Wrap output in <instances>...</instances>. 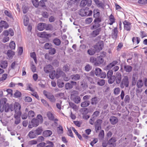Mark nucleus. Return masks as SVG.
<instances>
[{
	"label": "nucleus",
	"mask_w": 147,
	"mask_h": 147,
	"mask_svg": "<svg viewBox=\"0 0 147 147\" xmlns=\"http://www.w3.org/2000/svg\"><path fill=\"white\" fill-rule=\"evenodd\" d=\"M7 99L4 98L1 101L0 103V111L1 112H3L4 111L5 112H8L10 109L11 111H13V109L10 106L9 104L6 103Z\"/></svg>",
	"instance_id": "nucleus-1"
},
{
	"label": "nucleus",
	"mask_w": 147,
	"mask_h": 147,
	"mask_svg": "<svg viewBox=\"0 0 147 147\" xmlns=\"http://www.w3.org/2000/svg\"><path fill=\"white\" fill-rule=\"evenodd\" d=\"M129 85V78L127 76H124L120 83V87L122 89L128 87Z\"/></svg>",
	"instance_id": "nucleus-2"
},
{
	"label": "nucleus",
	"mask_w": 147,
	"mask_h": 147,
	"mask_svg": "<svg viewBox=\"0 0 147 147\" xmlns=\"http://www.w3.org/2000/svg\"><path fill=\"white\" fill-rule=\"evenodd\" d=\"M93 17L95 18L94 22H101V17L100 16L99 10L98 9H95L94 10Z\"/></svg>",
	"instance_id": "nucleus-3"
},
{
	"label": "nucleus",
	"mask_w": 147,
	"mask_h": 147,
	"mask_svg": "<svg viewBox=\"0 0 147 147\" xmlns=\"http://www.w3.org/2000/svg\"><path fill=\"white\" fill-rule=\"evenodd\" d=\"M104 47L103 42L102 41H100L97 42L96 45H94L93 47L97 52H99L102 50Z\"/></svg>",
	"instance_id": "nucleus-4"
},
{
	"label": "nucleus",
	"mask_w": 147,
	"mask_h": 147,
	"mask_svg": "<svg viewBox=\"0 0 147 147\" xmlns=\"http://www.w3.org/2000/svg\"><path fill=\"white\" fill-rule=\"evenodd\" d=\"M39 121L38 119H33L31 122L29 123L28 127L29 128H32L33 127H36L39 124Z\"/></svg>",
	"instance_id": "nucleus-5"
},
{
	"label": "nucleus",
	"mask_w": 147,
	"mask_h": 147,
	"mask_svg": "<svg viewBox=\"0 0 147 147\" xmlns=\"http://www.w3.org/2000/svg\"><path fill=\"white\" fill-rule=\"evenodd\" d=\"M123 24L124 25V30L127 31H130L131 27V23L125 20L123 22Z\"/></svg>",
	"instance_id": "nucleus-6"
},
{
	"label": "nucleus",
	"mask_w": 147,
	"mask_h": 147,
	"mask_svg": "<svg viewBox=\"0 0 147 147\" xmlns=\"http://www.w3.org/2000/svg\"><path fill=\"white\" fill-rule=\"evenodd\" d=\"M101 30V28H99L93 31L90 34L91 37L94 38L98 35Z\"/></svg>",
	"instance_id": "nucleus-7"
},
{
	"label": "nucleus",
	"mask_w": 147,
	"mask_h": 147,
	"mask_svg": "<svg viewBox=\"0 0 147 147\" xmlns=\"http://www.w3.org/2000/svg\"><path fill=\"white\" fill-rule=\"evenodd\" d=\"M102 123V120L101 119L97 120L95 123V128L96 132L101 129V124Z\"/></svg>",
	"instance_id": "nucleus-8"
},
{
	"label": "nucleus",
	"mask_w": 147,
	"mask_h": 147,
	"mask_svg": "<svg viewBox=\"0 0 147 147\" xmlns=\"http://www.w3.org/2000/svg\"><path fill=\"white\" fill-rule=\"evenodd\" d=\"M21 105L18 102H15L14 104V110L15 114H18L21 115V112L20 111Z\"/></svg>",
	"instance_id": "nucleus-9"
},
{
	"label": "nucleus",
	"mask_w": 147,
	"mask_h": 147,
	"mask_svg": "<svg viewBox=\"0 0 147 147\" xmlns=\"http://www.w3.org/2000/svg\"><path fill=\"white\" fill-rule=\"evenodd\" d=\"M115 81L117 84H120L121 81L122 76L121 74L119 72H117L116 75L114 76Z\"/></svg>",
	"instance_id": "nucleus-10"
},
{
	"label": "nucleus",
	"mask_w": 147,
	"mask_h": 147,
	"mask_svg": "<svg viewBox=\"0 0 147 147\" xmlns=\"http://www.w3.org/2000/svg\"><path fill=\"white\" fill-rule=\"evenodd\" d=\"M76 82L73 81H71L70 83L67 82L65 84V88L66 90H69L71 89L73 86L76 85Z\"/></svg>",
	"instance_id": "nucleus-11"
},
{
	"label": "nucleus",
	"mask_w": 147,
	"mask_h": 147,
	"mask_svg": "<svg viewBox=\"0 0 147 147\" xmlns=\"http://www.w3.org/2000/svg\"><path fill=\"white\" fill-rule=\"evenodd\" d=\"M39 145L40 146L45 147H53L54 144L52 142L48 141L47 142V143H45L44 142L41 143L39 144Z\"/></svg>",
	"instance_id": "nucleus-12"
},
{
	"label": "nucleus",
	"mask_w": 147,
	"mask_h": 147,
	"mask_svg": "<svg viewBox=\"0 0 147 147\" xmlns=\"http://www.w3.org/2000/svg\"><path fill=\"white\" fill-rule=\"evenodd\" d=\"M104 62V59L102 57L98 56L96 58V61L95 63V65L99 66L102 64Z\"/></svg>",
	"instance_id": "nucleus-13"
},
{
	"label": "nucleus",
	"mask_w": 147,
	"mask_h": 147,
	"mask_svg": "<svg viewBox=\"0 0 147 147\" xmlns=\"http://www.w3.org/2000/svg\"><path fill=\"white\" fill-rule=\"evenodd\" d=\"M56 78H59L61 75L63 76L65 73L59 68H58L55 72Z\"/></svg>",
	"instance_id": "nucleus-14"
},
{
	"label": "nucleus",
	"mask_w": 147,
	"mask_h": 147,
	"mask_svg": "<svg viewBox=\"0 0 147 147\" xmlns=\"http://www.w3.org/2000/svg\"><path fill=\"white\" fill-rule=\"evenodd\" d=\"M21 115L18 114H15L14 115L15 120L14 121V124L16 125L18 124L21 122L20 116Z\"/></svg>",
	"instance_id": "nucleus-15"
},
{
	"label": "nucleus",
	"mask_w": 147,
	"mask_h": 147,
	"mask_svg": "<svg viewBox=\"0 0 147 147\" xmlns=\"http://www.w3.org/2000/svg\"><path fill=\"white\" fill-rule=\"evenodd\" d=\"M45 96L50 100L53 102H55L56 101V99L54 96L51 93H49L45 95Z\"/></svg>",
	"instance_id": "nucleus-16"
},
{
	"label": "nucleus",
	"mask_w": 147,
	"mask_h": 147,
	"mask_svg": "<svg viewBox=\"0 0 147 147\" xmlns=\"http://www.w3.org/2000/svg\"><path fill=\"white\" fill-rule=\"evenodd\" d=\"M53 69V67L50 64L47 65L44 68L45 72L47 73H49Z\"/></svg>",
	"instance_id": "nucleus-17"
},
{
	"label": "nucleus",
	"mask_w": 147,
	"mask_h": 147,
	"mask_svg": "<svg viewBox=\"0 0 147 147\" xmlns=\"http://www.w3.org/2000/svg\"><path fill=\"white\" fill-rule=\"evenodd\" d=\"M118 30L117 27H115L112 30V38L116 40L117 37L118 36Z\"/></svg>",
	"instance_id": "nucleus-18"
},
{
	"label": "nucleus",
	"mask_w": 147,
	"mask_h": 147,
	"mask_svg": "<svg viewBox=\"0 0 147 147\" xmlns=\"http://www.w3.org/2000/svg\"><path fill=\"white\" fill-rule=\"evenodd\" d=\"M109 120L111 124L113 125L115 124L118 121V118L114 116H111Z\"/></svg>",
	"instance_id": "nucleus-19"
},
{
	"label": "nucleus",
	"mask_w": 147,
	"mask_h": 147,
	"mask_svg": "<svg viewBox=\"0 0 147 147\" xmlns=\"http://www.w3.org/2000/svg\"><path fill=\"white\" fill-rule=\"evenodd\" d=\"M100 101V99L97 97L95 96L91 100V104L92 105H96Z\"/></svg>",
	"instance_id": "nucleus-20"
},
{
	"label": "nucleus",
	"mask_w": 147,
	"mask_h": 147,
	"mask_svg": "<svg viewBox=\"0 0 147 147\" xmlns=\"http://www.w3.org/2000/svg\"><path fill=\"white\" fill-rule=\"evenodd\" d=\"M46 24L44 23H39L37 27V29L39 31H42L45 29Z\"/></svg>",
	"instance_id": "nucleus-21"
},
{
	"label": "nucleus",
	"mask_w": 147,
	"mask_h": 147,
	"mask_svg": "<svg viewBox=\"0 0 147 147\" xmlns=\"http://www.w3.org/2000/svg\"><path fill=\"white\" fill-rule=\"evenodd\" d=\"M115 20L116 19L114 16L112 14H111L109 17V24L111 25H113L115 22Z\"/></svg>",
	"instance_id": "nucleus-22"
},
{
	"label": "nucleus",
	"mask_w": 147,
	"mask_h": 147,
	"mask_svg": "<svg viewBox=\"0 0 147 147\" xmlns=\"http://www.w3.org/2000/svg\"><path fill=\"white\" fill-rule=\"evenodd\" d=\"M138 78V76L137 74H134L133 75L132 80V85H135L136 84Z\"/></svg>",
	"instance_id": "nucleus-23"
},
{
	"label": "nucleus",
	"mask_w": 147,
	"mask_h": 147,
	"mask_svg": "<svg viewBox=\"0 0 147 147\" xmlns=\"http://www.w3.org/2000/svg\"><path fill=\"white\" fill-rule=\"evenodd\" d=\"M0 26L5 29L9 27L8 24L6 21L2 20L0 22Z\"/></svg>",
	"instance_id": "nucleus-24"
},
{
	"label": "nucleus",
	"mask_w": 147,
	"mask_h": 147,
	"mask_svg": "<svg viewBox=\"0 0 147 147\" xmlns=\"http://www.w3.org/2000/svg\"><path fill=\"white\" fill-rule=\"evenodd\" d=\"M15 54V52L11 50H8L7 53V55L9 59H12Z\"/></svg>",
	"instance_id": "nucleus-25"
},
{
	"label": "nucleus",
	"mask_w": 147,
	"mask_h": 147,
	"mask_svg": "<svg viewBox=\"0 0 147 147\" xmlns=\"http://www.w3.org/2000/svg\"><path fill=\"white\" fill-rule=\"evenodd\" d=\"M52 131L50 130H46L43 132V135L45 137H48L50 136L52 134Z\"/></svg>",
	"instance_id": "nucleus-26"
},
{
	"label": "nucleus",
	"mask_w": 147,
	"mask_h": 147,
	"mask_svg": "<svg viewBox=\"0 0 147 147\" xmlns=\"http://www.w3.org/2000/svg\"><path fill=\"white\" fill-rule=\"evenodd\" d=\"M124 70L127 72H131L133 69L132 67L129 65H125L124 67Z\"/></svg>",
	"instance_id": "nucleus-27"
},
{
	"label": "nucleus",
	"mask_w": 147,
	"mask_h": 147,
	"mask_svg": "<svg viewBox=\"0 0 147 147\" xmlns=\"http://www.w3.org/2000/svg\"><path fill=\"white\" fill-rule=\"evenodd\" d=\"M144 83L142 79H139L137 81L136 84V86L138 88H141L143 86Z\"/></svg>",
	"instance_id": "nucleus-28"
},
{
	"label": "nucleus",
	"mask_w": 147,
	"mask_h": 147,
	"mask_svg": "<svg viewBox=\"0 0 147 147\" xmlns=\"http://www.w3.org/2000/svg\"><path fill=\"white\" fill-rule=\"evenodd\" d=\"M94 24L91 27L90 29L91 30H94L97 29L100 26V24H99L100 22H94Z\"/></svg>",
	"instance_id": "nucleus-29"
},
{
	"label": "nucleus",
	"mask_w": 147,
	"mask_h": 147,
	"mask_svg": "<svg viewBox=\"0 0 147 147\" xmlns=\"http://www.w3.org/2000/svg\"><path fill=\"white\" fill-rule=\"evenodd\" d=\"M36 136L34 130V131H30L28 134L29 137L31 139L35 138Z\"/></svg>",
	"instance_id": "nucleus-30"
},
{
	"label": "nucleus",
	"mask_w": 147,
	"mask_h": 147,
	"mask_svg": "<svg viewBox=\"0 0 147 147\" xmlns=\"http://www.w3.org/2000/svg\"><path fill=\"white\" fill-rule=\"evenodd\" d=\"M72 80L74 81H77L79 80L80 78V76L78 74H74L71 76Z\"/></svg>",
	"instance_id": "nucleus-31"
},
{
	"label": "nucleus",
	"mask_w": 147,
	"mask_h": 147,
	"mask_svg": "<svg viewBox=\"0 0 147 147\" xmlns=\"http://www.w3.org/2000/svg\"><path fill=\"white\" fill-rule=\"evenodd\" d=\"M96 52V50L94 48H91L87 51L88 53L90 55H94Z\"/></svg>",
	"instance_id": "nucleus-32"
},
{
	"label": "nucleus",
	"mask_w": 147,
	"mask_h": 147,
	"mask_svg": "<svg viewBox=\"0 0 147 147\" xmlns=\"http://www.w3.org/2000/svg\"><path fill=\"white\" fill-rule=\"evenodd\" d=\"M43 131V129L42 127H39L37 128L36 130H34L36 135H40Z\"/></svg>",
	"instance_id": "nucleus-33"
},
{
	"label": "nucleus",
	"mask_w": 147,
	"mask_h": 147,
	"mask_svg": "<svg viewBox=\"0 0 147 147\" xmlns=\"http://www.w3.org/2000/svg\"><path fill=\"white\" fill-rule=\"evenodd\" d=\"M90 104V101L88 100H85L81 103V106L82 107H85L88 106Z\"/></svg>",
	"instance_id": "nucleus-34"
},
{
	"label": "nucleus",
	"mask_w": 147,
	"mask_h": 147,
	"mask_svg": "<svg viewBox=\"0 0 147 147\" xmlns=\"http://www.w3.org/2000/svg\"><path fill=\"white\" fill-rule=\"evenodd\" d=\"M117 141L116 138L114 137H112L110 139L108 142V143L110 145L113 146L114 143Z\"/></svg>",
	"instance_id": "nucleus-35"
},
{
	"label": "nucleus",
	"mask_w": 147,
	"mask_h": 147,
	"mask_svg": "<svg viewBox=\"0 0 147 147\" xmlns=\"http://www.w3.org/2000/svg\"><path fill=\"white\" fill-rule=\"evenodd\" d=\"M53 42L54 44L56 46H59L60 45L61 41L58 38H54Z\"/></svg>",
	"instance_id": "nucleus-36"
},
{
	"label": "nucleus",
	"mask_w": 147,
	"mask_h": 147,
	"mask_svg": "<svg viewBox=\"0 0 147 147\" xmlns=\"http://www.w3.org/2000/svg\"><path fill=\"white\" fill-rule=\"evenodd\" d=\"M98 2H95V3L98 7H100L102 8H104V4L101 1L98 0Z\"/></svg>",
	"instance_id": "nucleus-37"
},
{
	"label": "nucleus",
	"mask_w": 147,
	"mask_h": 147,
	"mask_svg": "<svg viewBox=\"0 0 147 147\" xmlns=\"http://www.w3.org/2000/svg\"><path fill=\"white\" fill-rule=\"evenodd\" d=\"M8 63L6 61H2L0 63V66L3 68H6L7 66Z\"/></svg>",
	"instance_id": "nucleus-38"
},
{
	"label": "nucleus",
	"mask_w": 147,
	"mask_h": 147,
	"mask_svg": "<svg viewBox=\"0 0 147 147\" xmlns=\"http://www.w3.org/2000/svg\"><path fill=\"white\" fill-rule=\"evenodd\" d=\"M102 72V71L99 68H96L95 70V74L96 76H99L100 75Z\"/></svg>",
	"instance_id": "nucleus-39"
},
{
	"label": "nucleus",
	"mask_w": 147,
	"mask_h": 147,
	"mask_svg": "<svg viewBox=\"0 0 147 147\" xmlns=\"http://www.w3.org/2000/svg\"><path fill=\"white\" fill-rule=\"evenodd\" d=\"M47 116L49 120H54V117L53 115L50 112H47Z\"/></svg>",
	"instance_id": "nucleus-40"
},
{
	"label": "nucleus",
	"mask_w": 147,
	"mask_h": 147,
	"mask_svg": "<svg viewBox=\"0 0 147 147\" xmlns=\"http://www.w3.org/2000/svg\"><path fill=\"white\" fill-rule=\"evenodd\" d=\"M88 12L84 9H81L80 12V14L82 16H87Z\"/></svg>",
	"instance_id": "nucleus-41"
},
{
	"label": "nucleus",
	"mask_w": 147,
	"mask_h": 147,
	"mask_svg": "<svg viewBox=\"0 0 147 147\" xmlns=\"http://www.w3.org/2000/svg\"><path fill=\"white\" fill-rule=\"evenodd\" d=\"M49 34H47L46 32H43L40 33V37L43 38H47L49 37Z\"/></svg>",
	"instance_id": "nucleus-42"
},
{
	"label": "nucleus",
	"mask_w": 147,
	"mask_h": 147,
	"mask_svg": "<svg viewBox=\"0 0 147 147\" xmlns=\"http://www.w3.org/2000/svg\"><path fill=\"white\" fill-rule=\"evenodd\" d=\"M9 48L11 49H14L16 47V44L13 41H11L9 44Z\"/></svg>",
	"instance_id": "nucleus-43"
},
{
	"label": "nucleus",
	"mask_w": 147,
	"mask_h": 147,
	"mask_svg": "<svg viewBox=\"0 0 147 147\" xmlns=\"http://www.w3.org/2000/svg\"><path fill=\"white\" fill-rule=\"evenodd\" d=\"M50 78L52 79H54L56 78L55 71V70L53 71L52 72H51L49 75Z\"/></svg>",
	"instance_id": "nucleus-44"
},
{
	"label": "nucleus",
	"mask_w": 147,
	"mask_h": 147,
	"mask_svg": "<svg viewBox=\"0 0 147 147\" xmlns=\"http://www.w3.org/2000/svg\"><path fill=\"white\" fill-rule=\"evenodd\" d=\"M108 78L109 80H108V82L109 84H112L115 81L114 76H113Z\"/></svg>",
	"instance_id": "nucleus-45"
},
{
	"label": "nucleus",
	"mask_w": 147,
	"mask_h": 147,
	"mask_svg": "<svg viewBox=\"0 0 147 147\" xmlns=\"http://www.w3.org/2000/svg\"><path fill=\"white\" fill-rule=\"evenodd\" d=\"M81 112L82 114L86 115L88 113V110L87 108H84L81 109Z\"/></svg>",
	"instance_id": "nucleus-46"
},
{
	"label": "nucleus",
	"mask_w": 147,
	"mask_h": 147,
	"mask_svg": "<svg viewBox=\"0 0 147 147\" xmlns=\"http://www.w3.org/2000/svg\"><path fill=\"white\" fill-rule=\"evenodd\" d=\"M32 3L35 7H37L39 5L38 0H32Z\"/></svg>",
	"instance_id": "nucleus-47"
},
{
	"label": "nucleus",
	"mask_w": 147,
	"mask_h": 147,
	"mask_svg": "<svg viewBox=\"0 0 147 147\" xmlns=\"http://www.w3.org/2000/svg\"><path fill=\"white\" fill-rule=\"evenodd\" d=\"M23 12L24 14L26 13L29 9L28 7L26 6H23L22 7Z\"/></svg>",
	"instance_id": "nucleus-48"
},
{
	"label": "nucleus",
	"mask_w": 147,
	"mask_h": 147,
	"mask_svg": "<svg viewBox=\"0 0 147 147\" xmlns=\"http://www.w3.org/2000/svg\"><path fill=\"white\" fill-rule=\"evenodd\" d=\"M72 130L74 131V132L76 134V135H77L78 137V138L80 139L81 140L82 139V136L79 134L77 131L76 130L75 128L74 127H72Z\"/></svg>",
	"instance_id": "nucleus-49"
},
{
	"label": "nucleus",
	"mask_w": 147,
	"mask_h": 147,
	"mask_svg": "<svg viewBox=\"0 0 147 147\" xmlns=\"http://www.w3.org/2000/svg\"><path fill=\"white\" fill-rule=\"evenodd\" d=\"M14 96L15 97L19 98L21 96V93L20 91L17 90L14 94Z\"/></svg>",
	"instance_id": "nucleus-50"
},
{
	"label": "nucleus",
	"mask_w": 147,
	"mask_h": 147,
	"mask_svg": "<svg viewBox=\"0 0 147 147\" xmlns=\"http://www.w3.org/2000/svg\"><path fill=\"white\" fill-rule=\"evenodd\" d=\"M29 19L27 16H25L24 19V26H27L28 24Z\"/></svg>",
	"instance_id": "nucleus-51"
},
{
	"label": "nucleus",
	"mask_w": 147,
	"mask_h": 147,
	"mask_svg": "<svg viewBox=\"0 0 147 147\" xmlns=\"http://www.w3.org/2000/svg\"><path fill=\"white\" fill-rule=\"evenodd\" d=\"M105 83V80H99L97 82V84L98 85L100 86L104 85Z\"/></svg>",
	"instance_id": "nucleus-52"
},
{
	"label": "nucleus",
	"mask_w": 147,
	"mask_h": 147,
	"mask_svg": "<svg viewBox=\"0 0 147 147\" xmlns=\"http://www.w3.org/2000/svg\"><path fill=\"white\" fill-rule=\"evenodd\" d=\"M51 43H47L45 44L44 47L45 49H50L51 48Z\"/></svg>",
	"instance_id": "nucleus-53"
},
{
	"label": "nucleus",
	"mask_w": 147,
	"mask_h": 147,
	"mask_svg": "<svg viewBox=\"0 0 147 147\" xmlns=\"http://www.w3.org/2000/svg\"><path fill=\"white\" fill-rule=\"evenodd\" d=\"M130 98L129 95H127L125 96L124 98V101L126 103H128L129 102Z\"/></svg>",
	"instance_id": "nucleus-54"
},
{
	"label": "nucleus",
	"mask_w": 147,
	"mask_h": 147,
	"mask_svg": "<svg viewBox=\"0 0 147 147\" xmlns=\"http://www.w3.org/2000/svg\"><path fill=\"white\" fill-rule=\"evenodd\" d=\"M87 2L86 0H82L80 3V5L81 7H84L87 5Z\"/></svg>",
	"instance_id": "nucleus-55"
},
{
	"label": "nucleus",
	"mask_w": 147,
	"mask_h": 147,
	"mask_svg": "<svg viewBox=\"0 0 147 147\" xmlns=\"http://www.w3.org/2000/svg\"><path fill=\"white\" fill-rule=\"evenodd\" d=\"M120 91V89L118 87L114 89V93L115 95H118Z\"/></svg>",
	"instance_id": "nucleus-56"
},
{
	"label": "nucleus",
	"mask_w": 147,
	"mask_h": 147,
	"mask_svg": "<svg viewBox=\"0 0 147 147\" xmlns=\"http://www.w3.org/2000/svg\"><path fill=\"white\" fill-rule=\"evenodd\" d=\"M49 52L51 55H54L56 53V49L54 48H51L50 49Z\"/></svg>",
	"instance_id": "nucleus-57"
},
{
	"label": "nucleus",
	"mask_w": 147,
	"mask_h": 147,
	"mask_svg": "<svg viewBox=\"0 0 147 147\" xmlns=\"http://www.w3.org/2000/svg\"><path fill=\"white\" fill-rule=\"evenodd\" d=\"M57 84L59 88H61L64 86V83L59 80H58L57 82Z\"/></svg>",
	"instance_id": "nucleus-58"
},
{
	"label": "nucleus",
	"mask_w": 147,
	"mask_h": 147,
	"mask_svg": "<svg viewBox=\"0 0 147 147\" xmlns=\"http://www.w3.org/2000/svg\"><path fill=\"white\" fill-rule=\"evenodd\" d=\"M34 113L32 111H30L28 113V116L30 118L33 117L34 116Z\"/></svg>",
	"instance_id": "nucleus-59"
},
{
	"label": "nucleus",
	"mask_w": 147,
	"mask_h": 147,
	"mask_svg": "<svg viewBox=\"0 0 147 147\" xmlns=\"http://www.w3.org/2000/svg\"><path fill=\"white\" fill-rule=\"evenodd\" d=\"M81 99L79 96L76 97L74 99V102L76 103H78L80 102Z\"/></svg>",
	"instance_id": "nucleus-60"
},
{
	"label": "nucleus",
	"mask_w": 147,
	"mask_h": 147,
	"mask_svg": "<svg viewBox=\"0 0 147 147\" xmlns=\"http://www.w3.org/2000/svg\"><path fill=\"white\" fill-rule=\"evenodd\" d=\"M98 141V139L97 138H94L93 140L90 143V145L93 147L94 144L96 143Z\"/></svg>",
	"instance_id": "nucleus-61"
},
{
	"label": "nucleus",
	"mask_w": 147,
	"mask_h": 147,
	"mask_svg": "<svg viewBox=\"0 0 147 147\" xmlns=\"http://www.w3.org/2000/svg\"><path fill=\"white\" fill-rule=\"evenodd\" d=\"M31 84H27L26 85L27 87V90H29L31 92H34V90L31 87Z\"/></svg>",
	"instance_id": "nucleus-62"
},
{
	"label": "nucleus",
	"mask_w": 147,
	"mask_h": 147,
	"mask_svg": "<svg viewBox=\"0 0 147 147\" xmlns=\"http://www.w3.org/2000/svg\"><path fill=\"white\" fill-rule=\"evenodd\" d=\"M104 136L105 133L104 131L103 130H101L99 134V137L100 138L103 139L104 137Z\"/></svg>",
	"instance_id": "nucleus-63"
},
{
	"label": "nucleus",
	"mask_w": 147,
	"mask_h": 147,
	"mask_svg": "<svg viewBox=\"0 0 147 147\" xmlns=\"http://www.w3.org/2000/svg\"><path fill=\"white\" fill-rule=\"evenodd\" d=\"M100 112L98 111H95L93 113L92 116L94 117V118L98 116L100 114Z\"/></svg>",
	"instance_id": "nucleus-64"
}]
</instances>
